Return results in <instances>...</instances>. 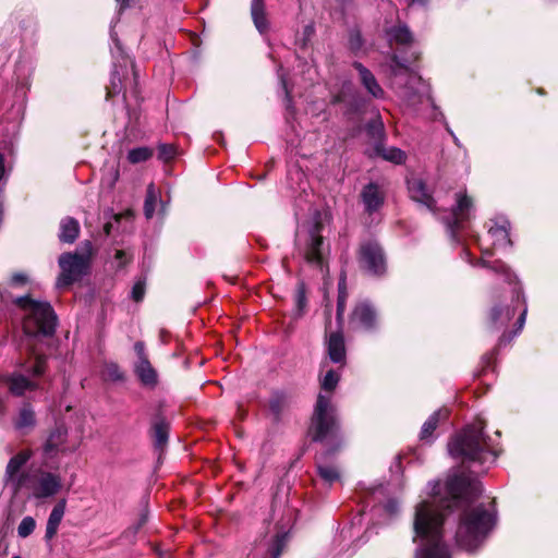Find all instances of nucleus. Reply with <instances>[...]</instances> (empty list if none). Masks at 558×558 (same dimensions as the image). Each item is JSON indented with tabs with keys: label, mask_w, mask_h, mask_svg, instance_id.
I'll list each match as a JSON object with an SVG mask.
<instances>
[{
	"label": "nucleus",
	"mask_w": 558,
	"mask_h": 558,
	"mask_svg": "<svg viewBox=\"0 0 558 558\" xmlns=\"http://www.w3.org/2000/svg\"><path fill=\"white\" fill-rule=\"evenodd\" d=\"M447 495L446 509L459 505L470 506L482 494V485L478 480L465 472L456 473L447 477L445 483ZM496 523L495 512L488 510L485 505L465 508L459 518L456 532L457 545L470 553H474L482 546Z\"/></svg>",
	"instance_id": "nucleus-1"
},
{
	"label": "nucleus",
	"mask_w": 558,
	"mask_h": 558,
	"mask_svg": "<svg viewBox=\"0 0 558 558\" xmlns=\"http://www.w3.org/2000/svg\"><path fill=\"white\" fill-rule=\"evenodd\" d=\"M445 520L446 515L427 500L415 506L413 541L421 539L416 558H451L450 549L444 541Z\"/></svg>",
	"instance_id": "nucleus-2"
},
{
	"label": "nucleus",
	"mask_w": 558,
	"mask_h": 558,
	"mask_svg": "<svg viewBox=\"0 0 558 558\" xmlns=\"http://www.w3.org/2000/svg\"><path fill=\"white\" fill-rule=\"evenodd\" d=\"M310 442L324 446L320 458L335 457L343 447L341 423L336 407L328 396L319 393L306 429Z\"/></svg>",
	"instance_id": "nucleus-3"
},
{
	"label": "nucleus",
	"mask_w": 558,
	"mask_h": 558,
	"mask_svg": "<svg viewBox=\"0 0 558 558\" xmlns=\"http://www.w3.org/2000/svg\"><path fill=\"white\" fill-rule=\"evenodd\" d=\"M485 423L482 420L466 425L453 435L448 441V451L462 465L471 468L475 464L484 465L490 457H496L489 445V437L485 435Z\"/></svg>",
	"instance_id": "nucleus-4"
},
{
	"label": "nucleus",
	"mask_w": 558,
	"mask_h": 558,
	"mask_svg": "<svg viewBox=\"0 0 558 558\" xmlns=\"http://www.w3.org/2000/svg\"><path fill=\"white\" fill-rule=\"evenodd\" d=\"M13 304L28 312L23 320V330L29 337H52L56 332L58 316L49 302L36 301L29 294L17 296Z\"/></svg>",
	"instance_id": "nucleus-5"
},
{
	"label": "nucleus",
	"mask_w": 558,
	"mask_h": 558,
	"mask_svg": "<svg viewBox=\"0 0 558 558\" xmlns=\"http://www.w3.org/2000/svg\"><path fill=\"white\" fill-rule=\"evenodd\" d=\"M94 255L93 243L89 240L82 242L81 252H65L58 258L61 272L58 277L60 287H70L82 280L90 270Z\"/></svg>",
	"instance_id": "nucleus-6"
},
{
	"label": "nucleus",
	"mask_w": 558,
	"mask_h": 558,
	"mask_svg": "<svg viewBox=\"0 0 558 558\" xmlns=\"http://www.w3.org/2000/svg\"><path fill=\"white\" fill-rule=\"evenodd\" d=\"M356 259L362 272L380 278L387 272V258L383 246L376 240L361 242Z\"/></svg>",
	"instance_id": "nucleus-7"
},
{
	"label": "nucleus",
	"mask_w": 558,
	"mask_h": 558,
	"mask_svg": "<svg viewBox=\"0 0 558 558\" xmlns=\"http://www.w3.org/2000/svg\"><path fill=\"white\" fill-rule=\"evenodd\" d=\"M511 302L507 305L495 303L487 313V326L497 330L505 327L514 316L519 306H526L525 296L521 284H515L511 291Z\"/></svg>",
	"instance_id": "nucleus-8"
},
{
	"label": "nucleus",
	"mask_w": 558,
	"mask_h": 558,
	"mask_svg": "<svg viewBox=\"0 0 558 558\" xmlns=\"http://www.w3.org/2000/svg\"><path fill=\"white\" fill-rule=\"evenodd\" d=\"M473 208V199L468 194H457V202L452 209L442 217V221L453 241L465 230Z\"/></svg>",
	"instance_id": "nucleus-9"
},
{
	"label": "nucleus",
	"mask_w": 558,
	"mask_h": 558,
	"mask_svg": "<svg viewBox=\"0 0 558 558\" xmlns=\"http://www.w3.org/2000/svg\"><path fill=\"white\" fill-rule=\"evenodd\" d=\"M133 77L130 78V70L126 65L116 64L110 74V82L106 86V99L110 100L122 93L123 99H126V90L130 87L134 96H137L138 74L134 63L131 64Z\"/></svg>",
	"instance_id": "nucleus-10"
},
{
	"label": "nucleus",
	"mask_w": 558,
	"mask_h": 558,
	"mask_svg": "<svg viewBox=\"0 0 558 558\" xmlns=\"http://www.w3.org/2000/svg\"><path fill=\"white\" fill-rule=\"evenodd\" d=\"M349 325L353 330H375L378 325V314L374 305L368 301L355 303L349 317Z\"/></svg>",
	"instance_id": "nucleus-11"
},
{
	"label": "nucleus",
	"mask_w": 558,
	"mask_h": 558,
	"mask_svg": "<svg viewBox=\"0 0 558 558\" xmlns=\"http://www.w3.org/2000/svg\"><path fill=\"white\" fill-rule=\"evenodd\" d=\"M323 223L316 221L310 231V240L305 248V260L313 266L318 267L320 270L327 266V262L323 254L324 236L322 235Z\"/></svg>",
	"instance_id": "nucleus-12"
},
{
	"label": "nucleus",
	"mask_w": 558,
	"mask_h": 558,
	"mask_svg": "<svg viewBox=\"0 0 558 558\" xmlns=\"http://www.w3.org/2000/svg\"><path fill=\"white\" fill-rule=\"evenodd\" d=\"M69 436L68 427L63 423H58L51 428L48 433V436L43 444V456L45 459H53L59 453H64L66 448L64 445L66 444Z\"/></svg>",
	"instance_id": "nucleus-13"
},
{
	"label": "nucleus",
	"mask_w": 558,
	"mask_h": 558,
	"mask_svg": "<svg viewBox=\"0 0 558 558\" xmlns=\"http://www.w3.org/2000/svg\"><path fill=\"white\" fill-rule=\"evenodd\" d=\"M170 423L162 405H159L150 421L149 436L156 450L163 451L169 441Z\"/></svg>",
	"instance_id": "nucleus-14"
},
{
	"label": "nucleus",
	"mask_w": 558,
	"mask_h": 558,
	"mask_svg": "<svg viewBox=\"0 0 558 558\" xmlns=\"http://www.w3.org/2000/svg\"><path fill=\"white\" fill-rule=\"evenodd\" d=\"M407 186L409 196L415 203H418L426 207L430 211L436 209V199L433 194L428 191L426 182L417 177L407 179Z\"/></svg>",
	"instance_id": "nucleus-15"
},
{
	"label": "nucleus",
	"mask_w": 558,
	"mask_h": 558,
	"mask_svg": "<svg viewBox=\"0 0 558 558\" xmlns=\"http://www.w3.org/2000/svg\"><path fill=\"white\" fill-rule=\"evenodd\" d=\"M33 451L31 449H24L14 454L8 462L5 468V477L7 481H13L16 478V487L15 489H20L27 480L26 473H20L21 469L27 463V461L32 458Z\"/></svg>",
	"instance_id": "nucleus-16"
},
{
	"label": "nucleus",
	"mask_w": 558,
	"mask_h": 558,
	"mask_svg": "<svg viewBox=\"0 0 558 558\" xmlns=\"http://www.w3.org/2000/svg\"><path fill=\"white\" fill-rule=\"evenodd\" d=\"M361 199L364 204L365 213L373 215L384 206L386 193L377 183L369 182L363 186Z\"/></svg>",
	"instance_id": "nucleus-17"
},
{
	"label": "nucleus",
	"mask_w": 558,
	"mask_h": 558,
	"mask_svg": "<svg viewBox=\"0 0 558 558\" xmlns=\"http://www.w3.org/2000/svg\"><path fill=\"white\" fill-rule=\"evenodd\" d=\"M62 487L61 477L52 472H41L37 485L33 489V496L36 499L52 497L59 493Z\"/></svg>",
	"instance_id": "nucleus-18"
},
{
	"label": "nucleus",
	"mask_w": 558,
	"mask_h": 558,
	"mask_svg": "<svg viewBox=\"0 0 558 558\" xmlns=\"http://www.w3.org/2000/svg\"><path fill=\"white\" fill-rule=\"evenodd\" d=\"M352 66L357 71L361 84L372 97L376 99L385 97V90L378 84L375 75L363 63L354 61Z\"/></svg>",
	"instance_id": "nucleus-19"
},
{
	"label": "nucleus",
	"mask_w": 558,
	"mask_h": 558,
	"mask_svg": "<svg viewBox=\"0 0 558 558\" xmlns=\"http://www.w3.org/2000/svg\"><path fill=\"white\" fill-rule=\"evenodd\" d=\"M0 383L3 384L11 395L21 397L27 390L36 389V385L22 374H7L0 377Z\"/></svg>",
	"instance_id": "nucleus-20"
},
{
	"label": "nucleus",
	"mask_w": 558,
	"mask_h": 558,
	"mask_svg": "<svg viewBox=\"0 0 558 558\" xmlns=\"http://www.w3.org/2000/svg\"><path fill=\"white\" fill-rule=\"evenodd\" d=\"M340 330L331 332L327 340V352L332 363H344L347 357L344 337Z\"/></svg>",
	"instance_id": "nucleus-21"
},
{
	"label": "nucleus",
	"mask_w": 558,
	"mask_h": 558,
	"mask_svg": "<svg viewBox=\"0 0 558 558\" xmlns=\"http://www.w3.org/2000/svg\"><path fill=\"white\" fill-rule=\"evenodd\" d=\"M290 405V396L283 390H274L268 400V408L272 415L274 422L281 421L282 413Z\"/></svg>",
	"instance_id": "nucleus-22"
},
{
	"label": "nucleus",
	"mask_w": 558,
	"mask_h": 558,
	"mask_svg": "<svg viewBox=\"0 0 558 558\" xmlns=\"http://www.w3.org/2000/svg\"><path fill=\"white\" fill-rule=\"evenodd\" d=\"M134 373L142 386L154 389L158 385V374L150 361L136 362Z\"/></svg>",
	"instance_id": "nucleus-23"
},
{
	"label": "nucleus",
	"mask_w": 558,
	"mask_h": 558,
	"mask_svg": "<svg viewBox=\"0 0 558 558\" xmlns=\"http://www.w3.org/2000/svg\"><path fill=\"white\" fill-rule=\"evenodd\" d=\"M80 232L78 221L73 217H65L60 222L58 239L61 243L72 244L77 240Z\"/></svg>",
	"instance_id": "nucleus-24"
},
{
	"label": "nucleus",
	"mask_w": 558,
	"mask_h": 558,
	"mask_svg": "<svg viewBox=\"0 0 558 558\" xmlns=\"http://www.w3.org/2000/svg\"><path fill=\"white\" fill-rule=\"evenodd\" d=\"M526 314H527V306H524L520 314H519V317L514 324V329L511 330V331H505L498 339V343L496 344V347L493 349L492 353H490V356H489V360L494 357L495 354L498 353V350L501 348V347H505L507 344H509L512 339L519 333L521 332V330L523 329L524 327V324H525V319H526Z\"/></svg>",
	"instance_id": "nucleus-25"
},
{
	"label": "nucleus",
	"mask_w": 558,
	"mask_h": 558,
	"mask_svg": "<svg viewBox=\"0 0 558 558\" xmlns=\"http://www.w3.org/2000/svg\"><path fill=\"white\" fill-rule=\"evenodd\" d=\"M332 458L333 457H324L322 459L320 452L317 453L315 457L317 474L319 475V477L322 480H324L329 485L333 484L335 482L339 481V478H340V473L335 466L325 464Z\"/></svg>",
	"instance_id": "nucleus-26"
},
{
	"label": "nucleus",
	"mask_w": 558,
	"mask_h": 558,
	"mask_svg": "<svg viewBox=\"0 0 558 558\" xmlns=\"http://www.w3.org/2000/svg\"><path fill=\"white\" fill-rule=\"evenodd\" d=\"M251 15L254 25L256 26L259 33L263 34L268 31L269 24L266 15V5L264 0H252Z\"/></svg>",
	"instance_id": "nucleus-27"
},
{
	"label": "nucleus",
	"mask_w": 558,
	"mask_h": 558,
	"mask_svg": "<svg viewBox=\"0 0 558 558\" xmlns=\"http://www.w3.org/2000/svg\"><path fill=\"white\" fill-rule=\"evenodd\" d=\"M449 416V411L447 409L435 411L427 421L423 424L420 439L421 440H429L433 436L434 432L438 427V424L441 420H447Z\"/></svg>",
	"instance_id": "nucleus-28"
},
{
	"label": "nucleus",
	"mask_w": 558,
	"mask_h": 558,
	"mask_svg": "<svg viewBox=\"0 0 558 558\" xmlns=\"http://www.w3.org/2000/svg\"><path fill=\"white\" fill-rule=\"evenodd\" d=\"M366 107V101L364 97L355 89L353 88L352 93L347 99V102L344 105V111L343 114L348 118H352L354 116L361 114L364 112Z\"/></svg>",
	"instance_id": "nucleus-29"
},
{
	"label": "nucleus",
	"mask_w": 558,
	"mask_h": 558,
	"mask_svg": "<svg viewBox=\"0 0 558 558\" xmlns=\"http://www.w3.org/2000/svg\"><path fill=\"white\" fill-rule=\"evenodd\" d=\"M289 543V533L288 532H277L271 538L266 557L267 558H280L283 551L286 550Z\"/></svg>",
	"instance_id": "nucleus-30"
},
{
	"label": "nucleus",
	"mask_w": 558,
	"mask_h": 558,
	"mask_svg": "<svg viewBox=\"0 0 558 558\" xmlns=\"http://www.w3.org/2000/svg\"><path fill=\"white\" fill-rule=\"evenodd\" d=\"M375 151L383 159L396 165H403L407 160V154L398 147L386 148L381 143H376Z\"/></svg>",
	"instance_id": "nucleus-31"
},
{
	"label": "nucleus",
	"mask_w": 558,
	"mask_h": 558,
	"mask_svg": "<svg viewBox=\"0 0 558 558\" xmlns=\"http://www.w3.org/2000/svg\"><path fill=\"white\" fill-rule=\"evenodd\" d=\"M36 425V415L31 403H24L19 411L17 417L14 420V427L19 430L24 428H33Z\"/></svg>",
	"instance_id": "nucleus-32"
},
{
	"label": "nucleus",
	"mask_w": 558,
	"mask_h": 558,
	"mask_svg": "<svg viewBox=\"0 0 558 558\" xmlns=\"http://www.w3.org/2000/svg\"><path fill=\"white\" fill-rule=\"evenodd\" d=\"M488 270L500 276L504 279V281L512 286V288L515 287V284H520L518 277L502 260L497 259L492 262Z\"/></svg>",
	"instance_id": "nucleus-33"
},
{
	"label": "nucleus",
	"mask_w": 558,
	"mask_h": 558,
	"mask_svg": "<svg viewBox=\"0 0 558 558\" xmlns=\"http://www.w3.org/2000/svg\"><path fill=\"white\" fill-rule=\"evenodd\" d=\"M391 40L398 45L407 46L413 43V34L407 25L391 27L387 32Z\"/></svg>",
	"instance_id": "nucleus-34"
},
{
	"label": "nucleus",
	"mask_w": 558,
	"mask_h": 558,
	"mask_svg": "<svg viewBox=\"0 0 558 558\" xmlns=\"http://www.w3.org/2000/svg\"><path fill=\"white\" fill-rule=\"evenodd\" d=\"M295 317L305 314L307 307L306 284L303 280L298 281L294 293Z\"/></svg>",
	"instance_id": "nucleus-35"
},
{
	"label": "nucleus",
	"mask_w": 558,
	"mask_h": 558,
	"mask_svg": "<svg viewBox=\"0 0 558 558\" xmlns=\"http://www.w3.org/2000/svg\"><path fill=\"white\" fill-rule=\"evenodd\" d=\"M154 156V149L147 146L135 147L128 153V160L132 165L149 160Z\"/></svg>",
	"instance_id": "nucleus-36"
},
{
	"label": "nucleus",
	"mask_w": 558,
	"mask_h": 558,
	"mask_svg": "<svg viewBox=\"0 0 558 558\" xmlns=\"http://www.w3.org/2000/svg\"><path fill=\"white\" fill-rule=\"evenodd\" d=\"M66 500L60 499L52 508L47 525L58 529L65 512Z\"/></svg>",
	"instance_id": "nucleus-37"
},
{
	"label": "nucleus",
	"mask_w": 558,
	"mask_h": 558,
	"mask_svg": "<svg viewBox=\"0 0 558 558\" xmlns=\"http://www.w3.org/2000/svg\"><path fill=\"white\" fill-rule=\"evenodd\" d=\"M366 134L369 138L380 143L385 136L384 124L380 120H369L365 125Z\"/></svg>",
	"instance_id": "nucleus-38"
},
{
	"label": "nucleus",
	"mask_w": 558,
	"mask_h": 558,
	"mask_svg": "<svg viewBox=\"0 0 558 558\" xmlns=\"http://www.w3.org/2000/svg\"><path fill=\"white\" fill-rule=\"evenodd\" d=\"M104 378L111 381H123L125 379L124 372L113 362L107 363L102 371Z\"/></svg>",
	"instance_id": "nucleus-39"
},
{
	"label": "nucleus",
	"mask_w": 558,
	"mask_h": 558,
	"mask_svg": "<svg viewBox=\"0 0 558 558\" xmlns=\"http://www.w3.org/2000/svg\"><path fill=\"white\" fill-rule=\"evenodd\" d=\"M354 86L350 81H344L340 87V89L331 95L330 104L331 105H345L348 97L352 93Z\"/></svg>",
	"instance_id": "nucleus-40"
},
{
	"label": "nucleus",
	"mask_w": 558,
	"mask_h": 558,
	"mask_svg": "<svg viewBox=\"0 0 558 558\" xmlns=\"http://www.w3.org/2000/svg\"><path fill=\"white\" fill-rule=\"evenodd\" d=\"M339 379H340V376L339 374L333 371V369H329L326 375L324 376L322 383H320V387L323 390L325 391H333L339 383Z\"/></svg>",
	"instance_id": "nucleus-41"
},
{
	"label": "nucleus",
	"mask_w": 558,
	"mask_h": 558,
	"mask_svg": "<svg viewBox=\"0 0 558 558\" xmlns=\"http://www.w3.org/2000/svg\"><path fill=\"white\" fill-rule=\"evenodd\" d=\"M35 527V519L31 515H27L23 518L20 525L17 526V535L22 538H26L34 532Z\"/></svg>",
	"instance_id": "nucleus-42"
},
{
	"label": "nucleus",
	"mask_w": 558,
	"mask_h": 558,
	"mask_svg": "<svg viewBox=\"0 0 558 558\" xmlns=\"http://www.w3.org/2000/svg\"><path fill=\"white\" fill-rule=\"evenodd\" d=\"M177 155V148L172 144H159L158 145V159L163 162H169L174 159Z\"/></svg>",
	"instance_id": "nucleus-43"
},
{
	"label": "nucleus",
	"mask_w": 558,
	"mask_h": 558,
	"mask_svg": "<svg viewBox=\"0 0 558 558\" xmlns=\"http://www.w3.org/2000/svg\"><path fill=\"white\" fill-rule=\"evenodd\" d=\"M47 367V357L46 355H36L34 364L32 365L29 372L35 377H40L45 374Z\"/></svg>",
	"instance_id": "nucleus-44"
},
{
	"label": "nucleus",
	"mask_w": 558,
	"mask_h": 558,
	"mask_svg": "<svg viewBox=\"0 0 558 558\" xmlns=\"http://www.w3.org/2000/svg\"><path fill=\"white\" fill-rule=\"evenodd\" d=\"M151 186L153 185H150L148 187L145 203H144V215L147 219H150L154 216L155 207H156V196L154 195V193L151 191Z\"/></svg>",
	"instance_id": "nucleus-45"
},
{
	"label": "nucleus",
	"mask_w": 558,
	"mask_h": 558,
	"mask_svg": "<svg viewBox=\"0 0 558 558\" xmlns=\"http://www.w3.org/2000/svg\"><path fill=\"white\" fill-rule=\"evenodd\" d=\"M349 293L348 292H340L338 293L337 298V323L339 326H342L343 324V315L345 312V304L348 300Z\"/></svg>",
	"instance_id": "nucleus-46"
},
{
	"label": "nucleus",
	"mask_w": 558,
	"mask_h": 558,
	"mask_svg": "<svg viewBox=\"0 0 558 558\" xmlns=\"http://www.w3.org/2000/svg\"><path fill=\"white\" fill-rule=\"evenodd\" d=\"M364 40L360 33V31H352L349 35V49L356 53L359 52L363 47Z\"/></svg>",
	"instance_id": "nucleus-47"
},
{
	"label": "nucleus",
	"mask_w": 558,
	"mask_h": 558,
	"mask_svg": "<svg viewBox=\"0 0 558 558\" xmlns=\"http://www.w3.org/2000/svg\"><path fill=\"white\" fill-rule=\"evenodd\" d=\"M128 113V128L136 129L140 125L141 111L137 108H131L128 104L125 105Z\"/></svg>",
	"instance_id": "nucleus-48"
},
{
	"label": "nucleus",
	"mask_w": 558,
	"mask_h": 558,
	"mask_svg": "<svg viewBox=\"0 0 558 558\" xmlns=\"http://www.w3.org/2000/svg\"><path fill=\"white\" fill-rule=\"evenodd\" d=\"M315 35V25L310 23L303 27L302 37L299 39L302 49L306 48L307 44L312 40Z\"/></svg>",
	"instance_id": "nucleus-49"
},
{
	"label": "nucleus",
	"mask_w": 558,
	"mask_h": 558,
	"mask_svg": "<svg viewBox=\"0 0 558 558\" xmlns=\"http://www.w3.org/2000/svg\"><path fill=\"white\" fill-rule=\"evenodd\" d=\"M144 296H145V282L140 280L134 283L132 291H131V298L134 302H141V301H143Z\"/></svg>",
	"instance_id": "nucleus-50"
},
{
	"label": "nucleus",
	"mask_w": 558,
	"mask_h": 558,
	"mask_svg": "<svg viewBox=\"0 0 558 558\" xmlns=\"http://www.w3.org/2000/svg\"><path fill=\"white\" fill-rule=\"evenodd\" d=\"M148 521V508L147 506L144 507L142 510L140 518L137 522L129 529V531H132L133 534H136Z\"/></svg>",
	"instance_id": "nucleus-51"
},
{
	"label": "nucleus",
	"mask_w": 558,
	"mask_h": 558,
	"mask_svg": "<svg viewBox=\"0 0 558 558\" xmlns=\"http://www.w3.org/2000/svg\"><path fill=\"white\" fill-rule=\"evenodd\" d=\"M134 351L137 355V362H146L149 361L148 354L146 352V347L143 341H136L134 344Z\"/></svg>",
	"instance_id": "nucleus-52"
},
{
	"label": "nucleus",
	"mask_w": 558,
	"mask_h": 558,
	"mask_svg": "<svg viewBox=\"0 0 558 558\" xmlns=\"http://www.w3.org/2000/svg\"><path fill=\"white\" fill-rule=\"evenodd\" d=\"M391 60V69L395 74H397V70H408V64L404 60H402L398 54L393 53L390 57Z\"/></svg>",
	"instance_id": "nucleus-53"
},
{
	"label": "nucleus",
	"mask_w": 558,
	"mask_h": 558,
	"mask_svg": "<svg viewBox=\"0 0 558 558\" xmlns=\"http://www.w3.org/2000/svg\"><path fill=\"white\" fill-rule=\"evenodd\" d=\"M114 258L119 262V267L122 268L125 265L130 264L132 260V256H130L123 250H117L114 254Z\"/></svg>",
	"instance_id": "nucleus-54"
},
{
	"label": "nucleus",
	"mask_w": 558,
	"mask_h": 558,
	"mask_svg": "<svg viewBox=\"0 0 558 558\" xmlns=\"http://www.w3.org/2000/svg\"><path fill=\"white\" fill-rule=\"evenodd\" d=\"M11 282L14 286H23L27 282V276L21 272L14 274L11 278Z\"/></svg>",
	"instance_id": "nucleus-55"
},
{
	"label": "nucleus",
	"mask_w": 558,
	"mask_h": 558,
	"mask_svg": "<svg viewBox=\"0 0 558 558\" xmlns=\"http://www.w3.org/2000/svg\"><path fill=\"white\" fill-rule=\"evenodd\" d=\"M58 532V529L46 525V533H45V539L50 541L52 539Z\"/></svg>",
	"instance_id": "nucleus-56"
},
{
	"label": "nucleus",
	"mask_w": 558,
	"mask_h": 558,
	"mask_svg": "<svg viewBox=\"0 0 558 558\" xmlns=\"http://www.w3.org/2000/svg\"><path fill=\"white\" fill-rule=\"evenodd\" d=\"M490 264H492V262H488V260H486V259H484V258H478V259L476 260V263L474 264V266H477V267H482V268L489 269Z\"/></svg>",
	"instance_id": "nucleus-57"
},
{
	"label": "nucleus",
	"mask_w": 558,
	"mask_h": 558,
	"mask_svg": "<svg viewBox=\"0 0 558 558\" xmlns=\"http://www.w3.org/2000/svg\"><path fill=\"white\" fill-rule=\"evenodd\" d=\"M348 292L345 277H341L338 282V293Z\"/></svg>",
	"instance_id": "nucleus-58"
},
{
	"label": "nucleus",
	"mask_w": 558,
	"mask_h": 558,
	"mask_svg": "<svg viewBox=\"0 0 558 558\" xmlns=\"http://www.w3.org/2000/svg\"><path fill=\"white\" fill-rule=\"evenodd\" d=\"M119 4V12L121 13L123 10L130 7L131 0H116Z\"/></svg>",
	"instance_id": "nucleus-59"
},
{
	"label": "nucleus",
	"mask_w": 558,
	"mask_h": 558,
	"mask_svg": "<svg viewBox=\"0 0 558 558\" xmlns=\"http://www.w3.org/2000/svg\"><path fill=\"white\" fill-rule=\"evenodd\" d=\"M4 175V157L2 154H0V181L2 180Z\"/></svg>",
	"instance_id": "nucleus-60"
},
{
	"label": "nucleus",
	"mask_w": 558,
	"mask_h": 558,
	"mask_svg": "<svg viewBox=\"0 0 558 558\" xmlns=\"http://www.w3.org/2000/svg\"><path fill=\"white\" fill-rule=\"evenodd\" d=\"M111 230H112V223H111L110 221H109V222H106V223L104 225V233H105L106 235H110Z\"/></svg>",
	"instance_id": "nucleus-61"
},
{
	"label": "nucleus",
	"mask_w": 558,
	"mask_h": 558,
	"mask_svg": "<svg viewBox=\"0 0 558 558\" xmlns=\"http://www.w3.org/2000/svg\"><path fill=\"white\" fill-rule=\"evenodd\" d=\"M308 449V445L307 444H304L301 448H300V452L295 459V461H298Z\"/></svg>",
	"instance_id": "nucleus-62"
},
{
	"label": "nucleus",
	"mask_w": 558,
	"mask_h": 558,
	"mask_svg": "<svg viewBox=\"0 0 558 558\" xmlns=\"http://www.w3.org/2000/svg\"><path fill=\"white\" fill-rule=\"evenodd\" d=\"M325 315H326V329L328 328V326H330L331 324V314H330V310L329 308H326L325 310Z\"/></svg>",
	"instance_id": "nucleus-63"
},
{
	"label": "nucleus",
	"mask_w": 558,
	"mask_h": 558,
	"mask_svg": "<svg viewBox=\"0 0 558 558\" xmlns=\"http://www.w3.org/2000/svg\"><path fill=\"white\" fill-rule=\"evenodd\" d=\"M409 1V4H414V3H417L420 5H426L428 3V0H408Z\"/></svg>",
	"instance_id": "nucleus-64"
}]
</instances>
